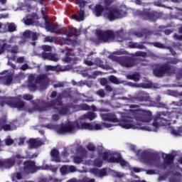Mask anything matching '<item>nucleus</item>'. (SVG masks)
Masks as SVG:
<instances>
[{"label":"nucleus","mask_w":182,"mask_h":182,"mask_svg":"<svg viewBox=\"0 0 182 182\" xmlns=\"http://www.w3.org/2000/svg\"><path fill=\"white\" fill-rule=\"evenodd\" d=\"M62 99H63V93H60L57 96V98L51 101L46 102L43 100H36V101H32V103L34 105V109L37 112H50L51 107L62 106L63 105Z\"/></svg>","instance_id":"f257e3e1"},{"label":"nucleus","mask_w":182,"mask_h":182,"mask_svg":"<svg viewBox=\"0 0 182 182\" xmlns=\"http://www.w3.org/2000/svg\"><path fill=\"white\" fill-rule=\"evenodd\" d=\"M176 67L170 65V64L158 65L154 69L153 73L156 77H163L164 75L171 76V75H176Z\"/></svg>","instance_id":"f03ea898"},{"label":"nucleus","mask_w":182,"mask_h":182,"mask_svg":"<svg viewBox=\"0 0 182 182\" xmlns=\"http://www.w3.org/2000/svg\"><path fill=\"white\" fill-rule=\"evenodd\" d=\"M109 58L114 62H117L123 68H133L136 66V58L132 56H116L114 55H110Z\"/></svg>","instance_id":"7ed1b4c3"},{"label":"nucleus","mask_w":182,"mask_h":182,"mask_svg":"<svg viewBox=\"0 0 182 182\" xmlns=\"http://www.w3.org/2000/svg\"><path fill=\"white\" fill-rule=\"evenodd\" d=\"M138 15L144 21H149V22H156V21H159V19L163 18V14L161 12L151 11L150 9L139 11H138Z\"/></svg>","instance_id":"20e7f679"},{"label":"nucleus","mask_w":182,"mask_h":182,"mask_svg":"<svg viewBox=\"0 0 182 182\" xmlns=\"http://www.w3.org/2000/svg\"><path fill=\"white\" fill-rule=\"evenodd\" d=\"M167 112H158L154 119V122L152 123V126L155 127V129H159V127H161L163 126H167V124H170V121L167 119Z\"/></svg>","instance_id":"39448f33"},{"label":"nucleus","mask_w":182,"mask_h":182,"mask_svg":"<svg viewBox=\"0 0 182 182\" xmlns=\"http://www.w3.org/2000/svg\"><path fill=\"white\" fill-rule=\"evenodd\" d=\"M71 109H76V105L73 103H68L66 105H55L50 107L53 113H58L60 116H66L70 112Z\"/></svg>","instance_id":"423d86ee"},{"label":"nucleus","mask_w":182,"mask_h":182,"mask_svg":"<svg viewBox=\"0 0 182 182\" xmlns=\"http://www.w3.org/2000/svg\"><path fill=\"white\" fill-rule=\"evenodd\" d=\"M95 35L98 39L101 42H108V41H113L116 38V34L114 31L111 30H96Z\"/></svg>","instance_id":"0eeeda50"},{"label":"nucleus","mask_w":182,"mask_h":182,"mask_svg":"<svg viewBox=\"0 0 182 182\" xmlns=\"http://www.w3.org/2000/svg\"><path fill=\"white\" fill-rule=\"evenodd\" d=\"M159 159V154L151 153L147 151H144L141 154L140 160L145 164L149 166H154V161L156 162Z\"/></svg>","instance_id":"6e6552de"},{"label":"nucleus","mask_w":182,"mask_h":182,"mask_svg":"<svg viewBox=\"0 0 182 182\" xmlns=\"http://www.w3.org/2000/svg\"><path fill=\"white\" fill-rule=\"evenodd\" d=\"M110 154L107 151L102 153V160L104 161H107V163H116L117 164H120L122 167H126L127 166V162L122 157V155H119L117 157L111 156L109 159Z\"/></svg>","instance_id":"1a4fd4ad"},{"label":"nucleus","mask_w":182,"mask_h":182,"mask_svg":"<svg viewBox=\"0 0 182 182\" xmlns=\"http://www.w3.org/2000/svg\"><path fill=\"white\" fill-rule=\"evenodd\" d=\"M127 16V11L123 9H112L108 13V19L109 21H116Z\"/></svg>","instance_id":"9d476101"},{"label":"nucleus","mask_w":182,"mask_h":182,"mask_svg":"<svg viewBox=\"0 0 182 182\" xmlns=\"http://www.w3.org/2000/svg\"><path fill=\"white\" fill-rule=\"evenodd\" d=\"M23 170L25 174H35L40 168L35 161H26L23 162Z\"/></svg>","instance_id":"9b49d317"},{"label":"nucleus","mask_w":182,"mask_h":182,"mask_svg":"<svg viewBox=\"0 0 182 182\" xmlns=\"http://www.w3.org/2000/svg\"><path fill=\"white\" fill-rule=\"evenodd\" d=\"M135 117L138 122H142L143 123H149L153 120L151 112L147 110H139Z\"/></svg>","instance_id":"f8f14e48"},{"label":"nucleus","mask_w":182,"mask_h":182,"mask_svg":"<svg viewBox=\"0 0 182 182\" xmlns=\"http://www.w3.org/2000/svg\"><path fill=\"white\" fill-rule=\"evenodd\" d=\"M8 50L10 53H18L19 48L18 46L11 47L10 44L6 43V40H0V55H2L5 50Z\"/></svg>","instance_id":"ddd939ff"},{"label":"nucleus","mask_w":182,"mask_h":182,"mask_svg":"<svg viewBox=\"0 0 182 182\" xmlns=\"http://www.w3.org/2000/svg\"><path fill=\"white\" fill-rule=\"evenodd\" d=\"M6 105L10 107L18 109V110H23L25 107V102L21 100L18 97H11L6 101Z\"/></svg>","instance_id":"4468645a"},{"label":"nucleus","mask_w":182,"mask_h":182,"mask_svg":"<svg viewBox=\"0 0 182 182\" xmlns=\"http://www.w3.org/2000/svg\"><path fill=\"white\" fill-rule=\"evenodd\" d=\"M131 100L133 103H139V102H150L151 98L147 92L140 91L136 94V97H132Z\"/></svg>","instance_id":"2eb2a0df"},{"label":"nucleus","mask_w":182,"mask_h":182,"mask_svg":"<svg viewBox=\"0 0 182 182\" xmlns=\"http://www.w3.org/2000/svg\"><path fill=\"white\" fill-rule=\"evenodd\" d=\"M58 134H66V133H75V127L69 122L66 124H61L56 130Z\"/></svg>","instance_id":"dca6fc26"},{"label":"nucleus","mask_w":182,"mask_h":182,"mask_svg":"<svg viewBox=\"0 0 182 182\" xmlns=\"http://www.w3.org/2000/svg\"><path fill=\"white\" fill-rule=\"evenodd\" d=\"M39 15L38 13L33 12L31 14H28L22 20L23 23H39Z\"/></svg>","instance_id":"f3484780"},{"label":"nucleus","mask_w":182,"mask_h":182,"mask_svg":"<svg viewBox=\"0 0 182 182\" xmlns=\"http://www.w3.org/2000/svg\"><path fill=\"white\" fill-rule=\"evenodd\" d=\"M46 28L48 32L51 33H60L61 35H68V33H65L60 25H54L53 23H46Z\"/></svg>","instance_id":"a211bd4d"},{"label":"nucleus","mask_w":182,"mask_h":182,"mask_svg":"<svg viewBox=\"0 0 182 182\" xmlns=\"http://www.w3.org/2000/svg\"><path fill=\"white\" fill-rule=\"evenodd\" d=\"M100 117H102L104 122H110L112 123H119V119L114 113H107L101 114Z\"/></svg>","instance_id":"6ab92c4d"},{"label":"nucleus","mask_w":182,"mask_h":182,"mask_svg":"<svg viewBox=\"0 0 182 182\" xmlns=\"http://www.w3.org/2000/svg\"><path fill=\"white\" fill-rule=\"evenodd\" d=\"M76 167L75 166L63 165L60 168V172L63 176L69 174V173H75Z\"/></svg>","instance_id":"aec40b11"},{"label":"nucleus","mask_w":182,"mask_h":182,"mask_svg":"<svg viewBox=\"0 0 182 182\" xmlns=\"http://www.w3.org/2000/svg\"><path fill=\"white\" fill-rule=\"evenodd\" d=\"M41 56L43 59H48V60H52V62H58L59 60L58 54H53L52 53L42 52Z\"/></svg>","instance_id":"412c9836"},{"label":"nucleus","mask_w":182,"mask_h":182,"mask_svg":"<svg viewBox=\"0 0 182 182\" xmlns=\"http://www.w3.org/2000/svg\"><path fill=\"white\" fill-rule=\"evenodd\" d=\"M43 141L39 139H30L28 140V146L30 149H38L41 146H43Z\"/></svg>","instance_id":"4be33fe9"},{"label":"nucleus","mask_w":182,"mask_h":182,"mask_svg":"<svg viewBox=\"0 0 182 182\" xmlns=\"http://www.w3.org/2000/svg\"><path fill=\"white\" fill-rule=\"evenodd\" d=\"M119 125L123 129H133L134 125L133 124V121L127 119H122L119 121Z\"/></svg>","instance_id":"5701e85b"},{"label":"nucleus","mask_w":182,"mask_h":182,"mask_svg":"<svg viewBox=\"0 0 182 182\" xmlns=\"http://www.w3.org/2000/svg\"><path fill=\"white\" fill-rule=\"evenodd\" d=\"M21 39V37L18 36H13L9 40V43H12L14 45H23V43H26V39L22 38L21 41H19Z\"/></svg>","instance_id":"b1692460"},{"label":"nucleus","mask_w":182,"mask_h":182,"mask_svg":"<svg viewBox=\"0 0 182 182\" xmlns=\"http://www.w3.org/2000/svg\"><path fill=\"white\" fill-rule=\"evenodd\" d=\"M92 12L95 16L99 18V16H102V15H103V12H105V7L101 4H97L92 10Z\"/></svg>","instance_id":"393cba45"},{"label":"nucleus","mask_w":182,"mask_h":182,"mask_svg":"<svg viewBox=\"0 0 182 182\" xmlns=\"http://www.w3.org/2000/svg\"><path fill=\"white\" fill-rule=\"evenodd\" d=\"M60 152L56 149H53L50 151V156L53 159V161H55V163H60L61 159L60 156Z\"/></svg>","instance_id":"a878e982"},{"label":"nucleus","mask_w":182,"mask_h":182,"mask_svg":"<svg viewBox=\"0 0 182 182\" xmlns=\"http://www.w3.org/2000/svg\"><path fill=\"white\" fill-rule=\"evenodd\" d=\"M14 166H15V160H14V157L3 161V167L4 168H11Z\"/></svg>","instance_id":"bb28decb"},{"label":"nucleus","mask_w":182,"mask_h":182,"mask_svg":"<svg viewBox=\"0 0 182 182\" xmlns=\"http://www.w3.org/2000/svg\"><path fill=\"white\" fill-rule=\"evenodd\" d=\"M46 72H49L50 70H51V72H65V70H66V69L62 68V66H60V65H56V66L47 65L46 67Z\"/></svg>","instance_id":"cd10ccee"},{"label":"nucleus","mask_w":182,"mask_h":182,"mask_svg":"<svg viewBox=\"0 0 182 182\" xmlns=\"http://www.w3.org/2000/svg\"><path fill=\"white\" fill-rule=\"evenodd\" d=\"M174 159H175L174 155H173L171 154H165L164 161L166 164H169L171 166V164H173V163H174Z\"/></svg>","instance_id":"c85d7f7f"},{"label":"nucleus","mask_w":182,"mask_h":182,"mask_svg":"<svg viewBox=\"0 0 182 182\" xmlns=\"http://www.w3.org/2000/svg\"><path fill=\"white\" fill-rule=\"evenodd\" d=\"M47 80L48 76L46 75V74H41L36 77L35 82L36 83L41 85V83H46Z\"/></svg>","instance_id":"c756f323"},{"label":"nucleus","mask_w":182,"mask_h":182,"mask_svg":"<svg viewBox=\"0 0 182 182\" xmlns=\"http://www.w3.org/2000/svg\"><path fill=\"white\" fill-rule=\"evenodd\" d=\"M72 18L78 21H85V11L80 10L79 14H73L72 16Z\"/></svg>","instance_id":"7c9ffc66"},{"label":"nucleus","mask_w":182,"mask_h":182,"mask_svg":"<svg viewBox=\"0 0 182 182\" xmlns=\"http://www.w3.org/2000/svg\"><path fill=\"white\" fill-rule=\"evenodd\" d=\"M154 166L156 167V168H161L162 170H166L168 166H170L169 164H166L164 161V164H160V156H159V159L155 161Z\"/></svg>","instance_id":"2f4dec72"},{"label":"nucleus","mask_w":182,"mask_h":182,"mask_svg":"<svg viewBox=\"0 0 182 182\" xmlns=\"http://www.w3.org/2000/svg\"><path fill=\"white\" fill-rule=\"evenodd\" d=\"M23 159L25 157L22 156L21 154H17L13 157V160H14V164L17 166H21L23 163Z\"/></svg>","instance_id":"473e14b6"},{"label":"nucleus","mask_w":182,"mask_h":182,"mask_svg":"<svg viewBox=\"0 0 182 182\" xmlns=\"http://www.w3.org/2000/svg\"><path fill=\"white\" fill-rule=\"evenodd\" d=\"M77 153L79 154L80 156L82 157L85 159L86 156H87V151L86 149L83 148V146H79L77 149Z\"/></svg>","instance_id":"72a5a7b5"},{"label":"nucleus","mask_w":182,"mask_h":182,"mask_svg":"<svg viewBox=\"0 0 182 182\" xmlns=\"http://www.w3.org/2000/svg\"><path fill=\"white\" fill-rule=\"evenodd\" d=\"M81 130H95V126L90 123L81 124Z\"/></svg>","instance_id":"f704fd0d"},{"label":"nucleus","mask_w":182,"mask_h":182,"mask_svg":"<svg viewBox=\"0 0 182 182\" xmlns=\"http://www.w3.org/2000/svg\"><path fill=\"white\" fill-rule=\"evenodd\" d=\"M136 36L138 38H143L144 35L145 36H149V35H151V31L149 30L144 29L142 30V33L136 32L135 33Z\"/></svg>","instance_id":"c9c22d12"},{"label":"nucleus","mask_w":182,"mask_h":182,"mask_svg":"<svg viewBox=\"0 0 182 182\" xmlns=\"http://www.w3.org/2000/svg\"><path fill=\"white\" fill-rule=\"evenodd\" d=\"M2 80H5L6 85L9 86V85H11L14 80V76L12 75H6V76L2 77Z\"/></svg>","instance_id":"e433bc0d"},{"label":"nucleus","mask_w":182,"mask_h":182,"mask_svg":"<svg viewBox=\"0 0 182 182\" xmlns=\"http://www.w3.org/2000/svg\"><path fill=\"white\" fill-rule=\"evenodd\" d=\"M127 79H129V80H134L135 82H139V80H140V75H139V73L128 75Z\"/></svg>","instance_id":"4c0bfd02"},{"label":"nucleus","mask_w":182,"mask_h":182,"mask_svg":"<svg viewBox=\"0 0 182 182\" xmlns=\"http://www.w3.org/2000/svg\"><path fill=\"white\" fill-rule=\"evenodd\" d=\"M75 109H78V110H90V106L87 104H81L80 105H75Z\"/></svg>","instance_id":"58836bf2"},{"label":"nucleus","mask_w":182,"mask_h":182,"mask_svg":"<svg viewBox=\"0 0 182 182\" xmlns=\"http://www.w3.org/2000/svg\"><path fill=\"white\" fill-rule=\"evenodd\" d=\"M85 117L92 122V120H95V117H97V115L93 112H89L87 114L85 115Z\"/></svg>","instance_id":"ea45409f"},{"label":"nucleus","mask_w":182,"mask_h":182,"mask_svg":"<svg viewBox=\"0 0 182 182\" xmlns=\"http://www.w3.org/2000/svg\"><path fill=\"white\" fill-rule=\"evenodd\" d=\"M95 65H97V66H99V68H102V69H105L106 68V65H105V63L100 58H96L95 60Z\"/></svg>","instance_id":"a19ab883"},{"label":"nucleus","mask_w":182,"mask_h":182,"mask_svg":"<svg viewBox=\"0 0 182 182\" xmlns=\"http://www.w3.org/2000/svg\"><path fill=\"white\" fill-rule=\"evenodd\" d=\"M109 80L114 85H120V80H119V79L114 75H110L109 77Z\"/></svg>","instance_id":"79ce46f5"},{"label":"nucleus","mask_w":182,"mask_h":182,"mask_svg":"<svg viewBox=\"0 0 182 182\" xmlns=\"http://www.w3.org/2000/svg\"><path fill=\"white\" fill-rule=\"evenodd\" d=\"M28 87L31 92H36V90H38V86L36 85V82L28 83Z\"/></svg>","instance_id":"37998d69"},{"label":"nucleus","mask_w":182,"mask_h":182,"mask_svg":"<svg viewBox=\"0 0 182 182\" xmlns=\"http://www.w3.org/2000/svg\"><path fill=\"white\" fill-rule=\"evenodd\" d=\"M93 164L95 166V167H102V166H103V161L102 159H95L93 161Z\"/></svg>","instance_id":"c03bdc74"},{"label":"nucleus","mask_w":182,"mask_h":182,"mask_svg":"<svg viewBox=\"0 0 182 182\" xmlns=\"http://www.w3.org/2000/svg\"><path fill=\"white\" fill-rule=\"evenodd\" d=\"M32 32L29 30H26L23 33V38L21 39H30Z\"/></svg>","instance_id":"a18cd8bd"},{"label":"nucleus","mask_w":182,"mask_h":182,"mask_svg":"<svg viewBox=\"0 0 182 182\" xmlns=\"http://www.w3.org/2000/svg\"><path fill=\"white\" fill-rule=\"evenodd\" d=\"M61 41L63 45H73L75 43V41L70 40L69 38H61Z\"/></svg>","instance_id":"49530a36"},{"label":"nucleus","mask_w":182,"mask_h":182,"mask_svg":"<svg viewBox=\"0 0 182 182\" xmlns=\"http://www.w3.org/2000/svg\"><path fill=\"white\" fill-rule=\"evenodd\" d=\"M153 46L155 48H158L159 49H166V46L164 44L160 43V42H154L152 43Z\"/></svg>","instance_id":"de8ad7c7"},{"label":"nucleus","mask_w":182,"mask_h":182,"mask_svg":"<svg viewBox=\"0 0 182 182\" xmlns=\"http://www.w3.org/2000/svg\"><path fill=\"white\" fill-rule=\"evenodd\" d=\"M171 134H173V136H182V128L180 127L178 131H176V129H172Z\"/></svg>","instance_id":"09e8293b"},{"label":"nucleus","mask_w":182,"mask_h":182,"mask_svg":"<svg viewBox=\"0 0 182 182\" xmlns=\"http://www.w3.org/2000/svg\"><path fill=\"white\" fill-rule=\"evenodd\" d=\"M83 159L82 156H75L73 161L75 164H80V163L83 162Z\"/></svg>","instance_id":"8fccbe9b"},{"label":"nucleus","mask_w":182,"mask_h":182,"mask_svg":"<svg viewBox=\"0 0 182 182\" xmlns=\"http://www.w3.org/2000/svg\"><path fill=\"white\" fill-rule=\"evenodd\" d=\"M72 125L74 127V132L75 130H80L82 129V125H80V124H79L77 122H71Z\"/></svg>","instance_id":"3c124183"},{"label":"nucleus","mask_w":182,"mask_h":182,"mask_svg":"<svg viewBox=\"0 0 182 182\" xmlns=\"http://www.w3.org/2000/svg\"><path fill=\"white\" fill-rule=\"evenodd\" d=\"M96 95H97V96H100V97H102V98L106 97V92H105V90L103 89H100L98 91H97Z\"/></svg>","instance_id":"603ef678"},{"label":"nucleus","mask_w":182,"mask_h":182,"mask_svg":"<svg viewBox=\"0 0 182 182\" xmlns=\"http://www.w3.org/2000/svg\"><path fill=\"white\" fill-rule=\"evenodd\" d=\"M8 31L9 32H16V26L14 23H9V26H8Z\"/></svg>","instance_id":"864d4df0"},{"label":"nucleus","mask_w":182,"mask_h":182,"mask_svg":"<svg viewBox=\"0 0 182 182\" xmlns=\"http://www.w3.org/2000/svg\"><path fill=\"white\" fill-rule=\"evenodd\" d=\"M78 181L79 182H95V181L93 178L90 179V178L85 176L82 179H80Z\"/></svg>","instance_id":"5fc2aeb1"},{"label":"nucleus","mask_w":182,"mask_h":182,"mask_svg":"<svg viewBox=\"0 0 182 182\" xmlns=\"http://www.w3.org/2000/svg\"><path fill=\"white\" fill-rule=\"evenodd\" d=\"M42 49L43 52H52V46L43 45L42 46Z\"/></svg>","instance_id":"6e6d98bb"},{"label":"nucleus","mask_w":182,"mask_h":182,"mask_svg":"<svg viewBox=\"0 0 182 182\" xmlns=\"http://www.w3.org/2000/svg\"><path fill=\"white\" fill-rule=\"evenodd\" d=\"M136 56H141L142 58H146L147 56V53L144 51H136L135 53Z\"/></svg>","instance_id":"4d7b16f0"},{"label":"nucleus","mask_w":182,"mask_h":182,"mask_svg":"<svg viewBox=\"0 0 182 182\" xmlns=\"http://www.w3.org/2000/svg\"><path fill=\"white\" fill-rule=\"evenodd\" d=\"M2 130L4 132H9L12 130V129L11 128V125L8 124H3Z\"/></svg>","instance_id":"13d9d810"},{"label":"nucleus","mask_w":182,"mask_h":182,"mask_svg":"<svg viewBox=\"0 0 182 182\" xmlns=\"http://www.w3.org/2000/svg\"><path fill=\"white\" fill-rule=\"evenodd\" d=\"M41 14L43 15V18L45 21L44 23H50V22L48 21L49 20V17H48V15L45 14L43 10H41Z\"/></svg>","instance_id":"bf43d9fd"},{"label":"nucleus","mask_w":182,"mask_h":182,"mask_svg":"<svg viewBox=\"0 0 182 182\" xmlns=\"http://www.w3.org/2000/svg\"><path fill=\"white\" fill-rule=\"evenodd\" d=\"M106 174H107L106 169L105 168L99 169V172H98L99 177H104V176H106Z\"/></svg>","instance_id":"052dcab7"},{"label":"nucleus","mask_w":182,"mask_h":182,"mask_svg":"<svg viewBox=\"0 0 182 182\" xmlns=\"http://www.w3.org/2000/svg\"><path fill=\"white\" fill-rule=\"evenodd\" d=\"M7 123L6 118L0 119V132H2L3 124H6Z\"/></svg>","instance_id":"680f3d73"},{"label":"nucleus","mask_w":182,"mask_h":182,"mask_svg":"<svg viewBox=\"0 0 182 182\" xmlns=\"http://www.w3.org/2000/svg\"><path fill=\"white\" fill-rule=\"evenodd\" d=\"M23 99L24 100H28V101L32 100V99H33V96H32L31 95H29V94H26L23 96Z\"/></svg>","instance_id":"e2e57ef3"},{"label":"nucleus","mask_w":182,"mask_h":182,"mask_svg":"<svg viewBox=\"0 0 182 182\" xmlns=\"http://www.w3.org/2000/svg\"><path fill=\"white\" fill-rule=\"evenodd\" d=\"M155 106L156 107H161V108H162V109H166V104H164V102H156V104H155Z\"/></svg>","instance_id":"0e129e2a"},{"label":"nucleus","mask_w":182,"mask_h":182,"mask_svg":"<svg viewBox=\"0 0 182 182\" xmlns=\"http://www.w3.org/2000/svg\"><path fill=\"white\" fill-rule=\"evenodd\" d=\"M36 78H35L34 75H30L28 76V83H35V80Z\"/></svg>","instance_id":"69168bd1"},{"label":"nucleus","mask_w":182,"mask_h":182,"mask_svg":"<svg viewBox=\"0 0 182 182\" xmlns=\"http://www.w3.org/2000/svg\"><path fill=\"white\" fill-rule=\"evenodd\" d=\"M107 79L106 78H101L100 80V85L101 86H106L107 85Z\"/></svg>","instance_id":"338daca9"},{"label":"nucleus","mask_w":182,"mask_h":182,"mask_svg":"<svg viewBox=\"0 0 182 182\" xmlns=\"http://www.w3.org/2000/svg\"><path fill=\"white\" fill-rule=\"evenodd\" d=\"M6 146H11L14 143V139H5Z\"/></svg>","instance_id":"774afa93"}]
</instances>
